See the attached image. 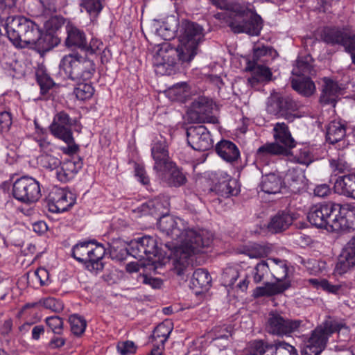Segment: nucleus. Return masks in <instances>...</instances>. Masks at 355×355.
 I'll list each match as a JSON object with an SVG mask.
<instances>
[{"instance_id": "nucleus-1", "label": "nucleus", "mask_w": 355, "mask_h": 355, "mask_svg": "<svg viewBox=\"0 0 355 355\" xmlns=\"http://www.w3.org/2000/svg\"><path fill=\"white\" fill-rule=\"evenodd\" d=\"M157 227L180 243L174 252L173 270L182 279H187L192 269L193 255L207 251L212 244L213 234L207 230L190 229L182 219L169 215L160 217Z\"/></svg>"}, {"instance_id": "nucleus-2", "label": "nucleus", "mask_w": 355, "mask_h": 355, "mask_svg": "<svg viewBox=\"0 0 355 355\" xmlns=\"http://www.w3.org/2000/svg\"><path fill=\"white\" fill-rule=\"evenodd\" d=\"M6 30L15 46L26 48L31 45L40 53L49 51L58 44V37L51 33H42L38 24L22 16L8 17Z\"/></svg>"}, {"instance_id": "nucleus-3", "label": "nucleus", "mask_w": 355, "mask_h": 355, "mask_svg": "<svg viewBox=\"0 0 355 355\" xmlns=\"http://www.w3.org/2000/svg\"><path fill=\"white\" fill-rule=\"evenodd\" d=\"M223 17L226 23L235 33H245L250 35H258L262 28V20L259 15L245 6L236 5L230 11L218 15Z\"/></svg>"}, {"instance_id": "nucleus-4", "label": "nucleus", "mask_w": 355, "mask_h": 355, "mask_svg": "<svg viewBox=\"0 0 355 355\" xmlns=\"http://www.w3.org/2000/svg\"><path fill=\"white\" fill-rule=\"evenodd\" d=\"M191 60L179 44L175 48L169 42H163L154 55L153 66L157 75L169 76L175 71L178 62L184 64Z\"/></svg>"}, {"instance_id": "nucleus-5", "label": "nucleus", "mask_w": 355, "mask_h": 355, "mask_svg": "<svg viewBox=\"0 0 355 355\" xmlns=\"http://www.w3.org/2000/svg\"><path fill=\"white\" fill-rule=\"evenodd\" d=\"M60 67L64 70L69 78L77 81L89 80L96 71L94 61L78 53L64 56L60 63Z\"/></svg>"}, {"instance_id": "nucleus-6", "label": "nucleus", "mask_w": 355, "mask_h": 355, "mask_svg": "<svg viewBox=\"0 0 355 355\" xmlns=\"http://www.w3.org/2000/svg\"><path fill=\"white\" fill-rule=\"evenodd\" d=\"M179 45L191 60L197 55L198 46L204 40L205 30L196 22L182 19L177 30Z\"/></svg>"}, {"instance_id": "nucleus-7", "label": "nucleus", "mask_w": 355, "mask_h": 355, "mask_svg": "<svg viewBox=\"0 0 355 355\" xmlns=\"http://www.w3.org/2000/svg\"><path fill=\"white\" fill-rule=\"evenodd\" d=\"M336 331H338V334L341 331L343 334H348L349 329L343 323L335 320H326L312 331L306 345L322 352L326 347L329 337Z\"/></svg>"}, {"instance_id": "nucleus-8", "label": "nucleus", "mask_w": 355, "mask_h": 355, "mask_svg": "<svg viewBox=\"0 0 355 355\" xmlns=\"http://www.w3.org/2000/svg\"><path fill=\"white\" fill-rule=\"evenodd\" d=\"M67 33L66 45L68 47L78 48L86 55L97 54L103 48V42L96 38H92L88 43L84 31L75 26L67 27Z\"/></svg>"}, {"instance_id": "nucleus-9", "label": "nucleus", "mask_w": 355, "mask_h": 355, "mask_svg": "<svg viewBox=\"0 0 355 355\" xmlns=\"http://www.w3.org/2000/svg\"><path fill=\"white\" fill-rule=\"evenodd\" d=\"M302 107L300 102L295 101L289 96L272 95L268 99L267 111L277 117H282L291 122L295 119L292 112Z\"/></svg>"}, {"instance_id": "nucleus-10", "label": "nucleus", "mask_w": 355, "mask_h": 355, "mask_svg": "<svg viewBox=\"0 0 355 355\" xmlns=\"http://www.w3.org/2000/svg\"><path fill=\"white\" fill-rule=\"evenodd\" d=\"M12 195L15 199L23 203L35 202L41 196L40 184L33 178L21 177L14 182Z\"/></svg>"}, {"instance_id": "nucleus-11", "label": "nucleus", "mask_w": 355, "mask_h": 355, "mask_svg": "<svg viewBox=\"0 0 355 355\" xmlns=\"http://www.w3.org/2000/svg\"><path fill=\"white\" fill-rule=\"evenodd\" d=\"M322 39L328 44L343 46L346 52L355 51V33L348 27H327L322 31Z\"/></svg>"}, {"instance_id": "nucleus-12", "label": "nucleus", "mask_w": 355, "mask_h": 355, "mask_svg": "<svg viewBox=\"0 0 355 355\" xmlns=\"http://www.w3.org/2000/svg\"><path fill=\"white\" fill-rule=\"evenodd\" d=\"M302 324L300 320H290L284 318L277 312H270L266 329L268 333L278 336H289L299 329Z\"/></svg>"}, {"instance_id": "nucleus-13", "label": "nucleus", "mask_w": 355, "mask_h": 355, "mask_svg": "<svg viewBox=\"0 0 355 355\" xmlns=\"http://www.w3.org/2000/svg\"><path fill=\"white\" fill-rule=\"evenodd\" d=\"M335 203H319L313 205L308 213L307 218L311 224L332 231V220L334 219Z\"/></svg>"}, {"instance_id": "nucleus-14", "label": "nucleus", "mask_w": 355, "mask_h": 355, "mask_svg": "<svg viewBox=\"0 0 355 355\" xmlns=\"http://www.w3.org/2000/svg\"><path fill=\"white\" fill-rule=\"evenodd\" d=\"M76 202L73 194L62 188L53 187L46 197L49 210L53 213L67 211Z\"/></svg>"}, {"instance_id": "nucleus-15", "label": "nucleus", "mask_w": 355, "mask_h": 355, "mask_svg": "<svg viewBox=\"0 0 355 355\" xmlns=\"http://www.w3.org/2000/svg\"><path fill=\"white\" fill-rule=\"evenodd\" d=\"M214 104L212 100L205 96H198L192 102L187 112L188 116L195 123H214L212 116Z\"/></svg>"}, {"instance_id": "nucleus-16", "label": "nucleus", "mask_w": 355, "mask_h": 355, "mask_svg": "<svg viewBox=\"0 0 355 355\" xmlns=\"http://www.w3.org/2000/svg\"><path fill=\"white\" fill-rule=\"evenodd\" d=\"M130 255L137 259H150L158 254L157 243L155 238L144 236L129 243Z\"/></svg>"}, {"instance_id": "nucleus-17", "label": "nucleus", "mask_w": 355, "mask_h": 355, "mask_svg": "<svg viewBox=\"0 0 355 355\" xmlns=\"http://www.w3.org/2000/svg\"><path fill=\"white\" fill-rule=\"evenodd\" d=\"M186 135L188 144L195 150L205 151L213 146L210 132L205 125L190 126Z\"/></svg>"}, {"instance_id": "nucleus-18", "label": "nucleus", "mask_w": 355, "mask_h": 355, "mask_svg": "<svg viewBox=\"0 0 355 355\" xmlns=\"http://www.w3.org/2000/svg\"><path fill=\"white\" fill-rule=\"evenodd\" d=\"M331 223L334 232L354 228L355 226V206L350 204L335 203L334 219Z\"/></svg>"}, {"instance_id": "nucleus-19", "label": "nucleus", "mask_w": 355, "mask_h": 355, "mask_svg": "<svg viewBox=\"0 0 355 355\" xmlns=\"http://www.w3.org/2000/svg\"><path fill=\"white\" fill-rule=\"evenodd\" d=\"M73 121L67 113L64 111L57 113L49 126L51 134L63 141H72L71 127Z\"/></svg>"}, {"instance_id": "nucleus-20", "label": "nucleus", "mask_w": 355, "mask_h": 355, "mask_svg": "<svg viewBox=\"0 0 355 355\" xmlns=\"http://www.w3.org/2000/svg\"><path fill=\"white\" fill-rule=\"evenodd\" d=\"M151 154L155 161L153 166L155 171L166 172L167 168H171L173 162L170 160L165 140L155 142L151 148Z\"/></svg>"}, {"instance_id": "nucleus-21", "label": "nucleus", "mask_w": 355, "mask_h": 355, "mask_svg": "<svg viewBox=\"0 0 355 355\" xmlns=\"http://www.w3.org/2000/svg\"><path fill=\"white\" fill-rule=\"evenodd\" d=\"M246 70L252 73V76L248 78V82L252 85L271 80L272 75L271 70L263 64L247 62Z\"/></svg>"}, {"instance_id": "nucleus-22", "label": "nucleus", "mask_w": 355, "mask_h": 355, "mask_svg": "<svg viewBox=\"0 0 355 355\" xmlns=\"http://www.w3.org/2000/svg\"><path fill=\"white\" fill-rule=\"evenodd\" d=\"M215 150L216 153L224 161L233 164L240 157V151L236 145L229 140H221L219 141Z\"/></svg>"}, {"instance_id": "nucleus-23", "label": "nucleus", "mask_w": 355, "mask_h": 355, "mask_svg": "<svg viewBox=\"0 0 355 355\" xmlns=\"http://www.w3.org/2000/svg\"><path fill=\"white\" fill-rule=\"evenodd\" d=\"M305 180L304 171L299 167L288 169L285 176V183L289 190L294 193L300 192L305 187Z\"/></svg>"}, {"instance_id": "nucleus-24", "label": "nucleus", "mask_w": 355, "mask_h": 355, "mask_svg": "<svg viewBox=\"0 0 355 355\" xmlns=\"http://www.w3.org/2000/svg\"><path fill=\"white\" fill-rule=\"evenodd\" d=\"M60 168L56 171V176L60 182H67L82 168L83 163L78 159H67L61 163Z\"/></svg>"}, {"instance_id": "nucleus-25", "label": "nucleus", "mask_w": 355, "mask_h": 355, "mask_svg": "<svg viewBox=\"0 0 355 355\" xmlns=\"http://www.w3.org/2000/svg\"><path fill=\"white\" fill-rule=\"evenodd\" d=\"M105 248L102 244H96L93 241L92 247L88 253L89 257L87 260V268L90 271L98 272L103 268V264L101 261L105 256Z\"/></svg>"}, {"instance_id": "nucleus-26", "label": "nucleus", "mask_w": 355, "mask_h": 355, "mask_svg": "<svg viewBox=\"0 0 355 355\" xmlns=\"http://www.w3.org/2000/svg\"><path fill=\"white\" fill-rule=\"evenodd\" d=\"M275 141L285 146L289 153L291 148L295 147V141L292 137L288 125L284 123H277L273 128Z\"/></svg>"}, {"instance_id": "nucleus-27", "label": "nucleus", "mask_w": 355, "mask_h": 355, "mask_svg": "<svg viewBox=\"0 0 355 355\" xmlns=\"http://www.w3.org/2000/svg\"><path fill=\"white\" fill-rule=\"evenodd\" d=\"M354 266H355V236L344 245L337 268L340 267L343 272H345Z\"/></svg>"}, {"instance_id": "nucleus-28", "label": "nucleus", "mask_w": 355, "mask_h": 355, "mask_svg": "<svg viewBox=\"0 0 355 355\" xmlns=\"http://www.w3.org/2000/svg\"><path fill=\"white\" fill-rule=\"evenodd\" d=\"M293 214L288 211H279L270 219L268 228L274 233L281 232L293 223Z\"/></svg>"}, {"instance_id": "nucleus-29", "label": "nucleus", "mask_w": 355, "mask_h": 355, "mask_svg": "<svg viewBox=\"0 0 355 355\" xmlns=\"http://www.w3.org/2000/svg\"><path fill=\"white\" fill-rule=\"evenodd\" d=\"M292 88L300 95L309 97L315 92V85L309 76H295L291 80Z\"/></svg>"}, {"instance_id": "nucleus-30", "label": "nucleus", "mask_w": 355, "mask_h": 355, "mask_svg": "<svg viewBox=\"0 0 355 355\" xmlns=\"http://www.w3.org/2000/svg\"><path fill=\"white\" fill-rule=\"evenodd\" d=\"M313 60L310 55L299 56L292 73L294 76H309L315 74L313 69Z\"/></svg>"}, {"instance_id": "nucleus-31", "label": "nucleus", "mask_w": 355, "mask_h": 355, "mask_svg": "<svg viewBox=\"0 0 355 355\" xmlns=\"http://www.w3.org/2000/svg\"><path fill=\"white\" fill-rule=\"evenodd\" d=\"M324 85L322 94L320 97V101L323 104L335 105L336 98L339 92V87L336 82L328 78H324Z\"/></svg>"}, {"instance_id": "nucleus-32", "label": "nucleus", "mask_w": 355, "mask_h": 355, "mask_svg": "<svg viewBox=\"0 0 355 355\" xmlns=\"http://www.w3.org/2000/svg\"><path fill=\"white\" fill-rule=\"evenodd\" d=\"M269 267L270 272H271L274 279L277 280V282L282 283L285 282H288L290 284V282L286 279L288 275V266L287 261L286 260H281L278 259H269Z\"/></svg>"}, {"instance_id": "nucleus-33", "label": "nucleus", "mask_w": 355, "mask_h": 355, "mask_svg": "<svg viewBox=\"0 0 355 355\" xmlns=\"http://www.w3.org/2000/svg\"><path fill=\"white\" fill-rule=\"evenodd\" d=\"M233 328L230 325L216 326L212 330V342L214 345L225 348L229 343V338L232 336Z\"/></svg>"}, {"instance_id": "nucleus-34", "label": "nucleus", "mask_w": 355, "mask_h": 355, "mask_svg": "<svg viewBox=\"0 0 355 355\" xmlns=\"http://www.w3.org/2000/svg\"><path fill=\"white\" fill-rule=\"evenodd\" d=\"M260 186L264 193L275 194L280 192L282 187V180L279 175L270 173L262 177Z\"/></svg>"}, {"instance_id": "nucleus-35", "label": "nucleus", "mask_w": 355, "mask_h": 355, "mask_svg": "<svg viewBox=\"0 0 355 355\" xmlns=\"http://www.w3.org/2000/svg\"><path fill=\"white\" fill-rule=\"evenodd\" d=\"M291 286L288 282L282 284L266 283L264 286H259L254 289V296L255 297L262 296H272L284 292Z\"/></svg>"}, {"instance_id": "nucleus-36", "label": "nucleus", "mask_w": 355, "mask_h": 355, "mask_svg": "<svg viewBox=\"0 0 355 355\" xmlns=\"http://www.w3.org/2000/svg\"><path fill=\"white\" fill-rule=\"evenodd\" d=\"M288 153L285 146H282L281 144L274 141L260 146L257 151V157L263 159L268 156L287 155Z\"/></svg>"}, {"instance_id": "nucleus-37", "label": "nucleus", "mask_w": 355, "mask_h": 355, "mask_svg": "<svg viewBox=\"0 0 355 355\" xmlns=\"http://www.w3.org/2000/svg\"><path fill=\"white\" fill-rule=\"evenodd\" d=\"M345 126L343 123L340 121H332L327 128V140L331 144L336 143L345 137Z\"/></svg>"}, {"instance_id": "nucleus-38", "label": "nucleus", "mask_w": 355, "mask_h": 355, "mask_svg": "<svg viewBox=\"0 0 355 355\" xmlns=\"http://www.w3.org/2000/svg\"><path fill=\"white\" fill-rule=\"evenodd\" d=\"M274 349V344L268 343L263 340H254L247 345L246 350L250 355H271Z\"/></svg>"}, {"instance_id": "nucleus-39", "label": "nucleus", "mask_w": 355, "mask_h": 355, "mask_svg": "<svg viewBox=\"0 0 355 355\" xmlns=\"http://www.w3.org/2000/svg\"><path fill=\"white\" fill-rule=\"evenodd\" d=\"M160 173L165 175V180L171 187H180L184 184L186 181L185 176L175 166L173 163L171 168H167L166 172Z\"/></svg>"}, {"instance_id": "nucleus-40", "label": "nucleus", "mask_w": 355, "mask_h": 355, "mask_svg": "<svg viewBox=\"0 0 355 355\" xmlns=\"http://www.w3.org/2000/svg\"><path fill=\"white\" fill-rule=\"evenodd\" d=\"M336 187H340L342 193L348 197L355 199V175H344L336 181Z\"/></svg>"}, {"instance_id": "nucleus-41", "label": "nucleus", "mask_w": 355, "mask_h": 355, "mask_svg": "<svg viewBox=\"0 0 355 355\" xmlns=\"http://www.w3.org/2000/svg\"><path fill=\"white\" fill-rule=\"evenodd\" d=\"M93 241H85L76 244L72 249V257L80 263H87L89 250L92 247Z\"/></svg>"}, {"instance_id": "nucleus-42", "label": "nucleus", "mask_w": 355, "mask_h": 355, "mask_svg": "<svg viewBox=\"0 0 355 355\" xmlns=\"http://www.w3.org/2000/svg\"><path fill=\"white\" fill-rule=\"evenodd\" d=\"M211 281V277L207 270L198 268L193 273L191 283L194 287L207 288Z\"/></svg>"}, {"instance_id": "nucleus-43", "label": "nucleus", "mask_w": 355, "mask_h": 355, "mask_svg": "<svg viewBox=\"0 0 355 355\" xmlns=\"http://www.w3.org/2000/svg\"><path fill=\"white\" fill-rule=\"evenodd\" d=\"M168 95L172 101H184L189 95V86L184 82L177 83L168 89Z\"/></svg>"}, {"instance_id": "nucleus-44", "label": "nucleus", "mask_w": 355, "mask_h": 355, "mask_svg": "<svg viewBox=\"0 0 355 355\" xmlns=\"http://www.w3.org/2000/svg\"><path fill=\"white\" fill-rule=\"evenodd\" d=\"M171 331L172 327L169 322L166 321L160 323L155 327L152 335V338L153 340L156 341L157 343H161L162 345H164Z\"/></svg>"}, {"instance_id": "nucleus-45", "label": "nucleus", "mask_w": 355, "mask_h": 355, "mask_svg": "<svg viewBox=\"0 0 355 355\" xmlns=\"http://www.w3.org/2000/svg\"><path fill=\"white\" fill-rule=\"evenodd\" d=\"M36 78L40 87V93L46 95L49 90L55 85V83L46 72L40 69L36 71Z\"/></svg>"}, {"instance_id": "nucleus-46", "label": "nucleus", "mask_w": 355, "mask_h": 355, "mask_svg": "<svg viewBox=\"0 0 355 355\" xmlns=\"http://www.w3.org/2000/svg\"><path fill=\"white\" fill-rule=\"evenodd\" d=\"M214 190L221 196L227 198L230 196H236L238 189L236 188V182L234 180L223 181L216 184Z\"/></svg>"}, {"instance_id": "nucleus-47", "label": "nucleus", "mask_w": 355, "mask_h": 355, "mask_svg": "<svg viewBox=\"0 0 355 355\" xmlns=\"http://www.w3.org/2000/svg\"><path fill=\"white\" fill-rule=\"evenodd\" d=\"M272 49L269 46L262 45L261 46H256L253 49L252 59L248 62L264 63L267 61V58L272 55Z\"/></svg>"}, {"instance_id": "nucleus-48", "label": "nucleus", "mask_w": 355, "mask_h": 355, "mask_svg": "<svg viewBox=\"0 0 355 355\" xmlns=\"http://www.w3.org/2000/svg\"><path fill=\"white\" fill-rule=\"evenodd\" d=\"M79 83L73 89V94L80 101H85L90 98L94 93V89L90 83Z\"/></svg>"}, {"instance_id": "nucleus-49", "label": "nucleus", "mask_w": 355, "mask_h": 355, "mask_svg": "<svg viewBox=\"0 0 355 355\" xmlns=\"http://www.w3.org/2000/svg\"><path fill=\"white\" fill-rule=\"evenodd\" d=\"M270 252V248L257 243L248 247L244 253L250 258L260 259L266 257Z\"/></svg>"}, {"instance_id": "nucleus-50", "label": "nucleus", "mask_w": 355, "mask_h": 355, "mask_svg": "<svg viewBox=\"0 0 355 355\" xmlns=\"http://www.w3.org/2000/svg\"><path fill=\"white\" fill-rule=\"evenodd\" d=\"M274 349L270 352L271 355H298L295 347L285 341H276L274 343Z\"/></svg>"}, {"instance_id": "nucleus-51", "label": "nucleus", "mask_w": 355, "mask_h": 355, "mask_svg": "<svg viewBox=\"0 0 355 355\" xmlns=\"http://www.w3.org/2000/svg\"><path fill=\"white\" fill-rule=\"evenodd\" d=\"M37 163L43 168L49 170L58 169L61 164L60 159L49 153H43L37 157Z\"/></svg>"}, {"instance_id": "nucleus-52", "label": "nucleus", "mask_w": 355, "mask_h": 355, "mask_svg": "<svg viewBox=\"0 0 355 355\" xmlns=\"http://www.w3.org/2000/svg\"><path fill=\"white\" fill-rule=\"evenodd\" d=\"M110 254L113 259L123 260L128 254H130L129 245L125 247L121 242L113 243L110 247Z\"/></svg>"}, {"instance_id": "nucleus-53", "label": "nucleus", "mask_w": 355, "mask_h": 355, "mask_svg": "<svg viewBox=\"0 0 355 355\" xmlns=\"http://www.w3.org/2000/svg\"><path fill=\"white\" fill-rule=\"evenodd\" d=\"M69 321L71 325V331L74 335L79 336L85 332L87 322L83 318L73 315L69 318Z\"/></svg>"}, {"instance_id": "nucleus-54", "label": "nucleus", "mask_w": 355, "mask_h": 355, "mask_svg": "<svg viewBox=\"0 0 355 355\" xmlns=\"http://www.w3.org/2000/svg\"><path fill=\"white\" fill-rule=\"evenodd\" d=\"M239 277V268L236 266H227L223 270L222 280L224 286H232Z\"/></svg>"}, {"instance_id": "nucleus-55", "label": "nucleus", "mask_w": 355, "mask_h": 355, "mask_svg": "<svg viewBox=\"0 0 355 355\" xmlns=\"http://www.w3.org/2000/svg\"><path fill=\"white\" fill-rule=\"evenodd\" d=\"M80 6L94 17H97L103 8L100 0H82Z\"/></svg>"}, {"instance_id": "nucleus-56", "label": "nucleus", "mask_w": 355, "mask_h": 355, "mask_svg": "<svg viewBox=\"0 0 355 355\" xmlns=\"http://www.w3.org/2000/svg\"><path fill=\"white\" fill-rule=\"evenodd\" d=\"M254 273L253 279L255 283H259L265 279V277L270 272L269 263L268 261H262L257 263Z\"/></svg>"}, {"instance_id": "nucleus-57", "label": "nucleus", "mask_w": 355, "mask_h": 355, "mask_svg": "<svg viewBox=\"0 0 355 355\" xmlns=\"http://www.w3.org/2000/svg\"><path fill=\"white\" fill-rule=\"evenodd\" d=\"M48 327L55 334L60 335L63 329V320L58 316H51L46 319Z\"/></svg>"}, {"instance_id": "nucleus-58", "label": "nucleus", "mask_w": 355, "mask_h": 355, "mask_svg": "<svg viewBox=\"0 0 355 355\" xmlns=\"http://www.w3.org/2000/svg\"><path fill=\"white\" fill-rule=\"evenodd\" d=\"M64 24L62 17L58 16H52L44 22V27L47 31L54 32L58 30Z\"/></svg>"}, {"instance_id": "nucleus-59", "label": "nucleus", "mask_w": 355, "mask_h": 355, "mask_svg": "<svg viewBox=\"0 0 355 355\" xmlns=\"http://www.w3.org/2000/svg\"><path fill=\"white\" fill-rule=\"evenodd\" d=\"M40 303L46 309H50L54 312H60L63 309L62 303L53 297L46 298L42 301H40Z\"/></svg>"}, {"instance_id": "nucleus-60", "label": "nucleus", "mask_w": 355, "mask_h": 355, "mask_svg": "<svg viewBox=\"0 0 355 355\" xmlns=\"http://www.w3.org/2000/svg\"><path fill=\"white\" fill-rule=\"evenodd\" d=\"M12 116L10 112H0V132H8L12 125Z\"/></svg>"}, {"instance_id": "nucleus-61", "label": "nucleus", "mask_w": 355, "mask_h": 355, "mask_svg": "<svg viewBox=\"0 0 355 355\" xmlns=\"http://www.w3.org/2000/svg\"><path fill=\"white\" fill-rule=\"evenodd\" d=\"M135 343L132 341L120 342L117 345V350L121 355H128L135 352Z\"/></svg>"}, {"instance_id": "nucleus-62", "label": "nucleus", "mask_w": 355, "mask_h": 355, "mask_svg": "<svg viewBox=\"0 0 355 355\" xmlns=\"http://www.w3.org/2000/svg\"><path fill=\"white\" fill-rule=\"evenodd\" d=\"M135 175L138 178L139 181L144 185H148L150 180L146 175V171L144 167L138 164L135 166Z\"/></svg>"}, {"instance_id": "nucleus-63", "label": "nucleus", "mask_w": 355, "mask_h": 355, "mask_svg": "<svg viewBox=\"0 0 355 355\" xmlns=\"http://www.w3.org/2000/svg\"><path fill=\"white\" fill-rule=\"evenodd\" d=\"M297 160L298 163L308 166L313 162V159L309 150L304 149L300 152Z\"/></svg>"}, {"instance_id": "nucleus-64", "label": "nucleus", "mask_w": 355, "mask_h": 355, "mask_svg": "<svg viewBox=\"0 0 355 355\" xmlns=\"http://www.w3.org/2000/svg\"><path fill=\"white\" fill-rule=\"evenodd\" d=\"M35 275L38 279L42 286L47 284L49 281V272L45 268H38L35 270Z\"/></svg>"}]
</instances>
